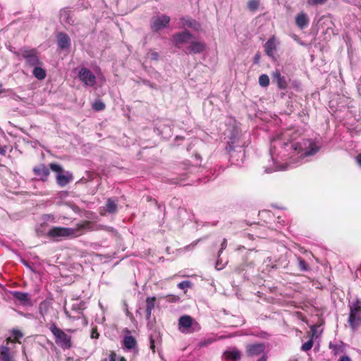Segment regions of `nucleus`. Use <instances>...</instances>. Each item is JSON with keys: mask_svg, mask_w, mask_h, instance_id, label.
<instances>
[{"mask_svg": "<svg viewBox=\"0 0 361 361\" xmlns=\"http://www.w3.org/2000/svg\"><path fill=\"white\" fill-rule=\"evenodd\" d=\"M85 308V303L83 301L80 302L78 304L72 305V310L75 312L78 315L71 316L69 314V325L73 326V329H69V332L81 329L87 324L86 319L81 312Z\"/></svg>", "mask_w": 361, "mask_h": 361, "instance_id": "nucleus-1", "label": "nucleus"}, {"mask_svg": "<svg viewBox=\"0 0 361 361\" xmlns=\"http://www.w3.org/2000/svg\"><path fill=\"white\" fill-rule=\"evenodd\" d=\"M348 322L353 331H356L361 324V300L356 298L349 302Z\"/></svg>", "mask_w": 361, "mask_h": 361, "instance_id": "nucleus-2", "label": "nucleus"}, {"mask_svg": "<svg viewBox=\"0 0 361 361\" xmlns=\"http://www.w3.org/2000/svg\"><path fill=\"white\" fill-rule=\"evenodd\" d=\"M291 147L299 154L300 159L316 154L319 147L309 140H302L291 144Z\"/></svg>", "mask_w": 361, "mask_h": 361, "instance_id": "nucleus-3", "label": "nucleus"}, {"mask_svg": "<svg viewBox=\"0 0 361 361\" xmlns=\"http://www.w3.org/2000/svg\"><path fill=\"white\" fill-rule=\"evenodd\" d=\"M178 329L182 333L190 334L199 331L200 326L190 316L183 315L178 319Z\"/></svg>", "mask_w": 361, "mask_h": 361, "instance_id": "nucleus-4", "label": "nucleus"}, {"mask_svg": "<svg viewBox=\"0 0 361 361\" xmlns=\"http://www.w3.org/2000/svg\"><path fill=\"white\" fill-rule=\"evenodd\" d=\"M20 52L27 66L30 67H35L39 65H43L39 58V55L36 49H23L20 50Z\"/></svg>", "mask_w": 361, "mask_h": 361, "instance_id": "nucleus-5", "label": "nucleus"}, {"mask_svg": "<svg viewBox=\"0 0 361 361\" xmlns=\"http://www.w3.org/2000/svg\"><path fill=\"white\" fill-rule=\"evenodd\" d=\"M78 77L85 87H92L96 84V76L85 67H82L78 71Z\"/></svg>", "mask_w": 361, "mask_h": 361, "instance_id": "nucleus-6", "label": "nucleus"}, {"mask_svg": "<svg viewBox=\"0 0 361 361\" xmlns=\"http://www.w3.org/2000/svg\"><path fill=\"white\" fill-rule=\"evenodd\" d=\"M266 345L263 343H250L245 346L246 356L254 358L265 355Z\"/></svg>", "mask_w": 361, "mask_h": 361, "instance_id": "nucleus-7", "label": "nucleus"}, {"mask_svg": "<svg viewBox=\"0 0 361 361\" xmlns=\"http://www.w3.org/2000/svg\"><path fill=\"white\" fill-rule=\"evenodd\" d=\"M170 17L166 15L154 16L152 18L151 28L154 32H158L166 27L170 22Z\"/></svg>", "mask_w": 361, "mask_h": 361, "instance_id": "nucleus-8", "label": "nucleus"}, {"mask_svg": "<svg viewBox=\"0 0 361 361\" xmlns=\"http://www.w3.org/2000/svg\"><path fill=\"white\" fill-rule=\"evenodd\" d=\"M49 329L55 336L56 343L62 348H67L68 338L66 334L54 324H52Z\"/></svg>", "mask_w": 361, "mask_h": 361, "instance_id": "nucleus-9", "label": "nucleus"}, {"mask_svg": "<svg viewBox=\"0 0 361 361\" xmlns=\"http://www.w3.org/2000/svg\"><path fill=\"white\" fill-rule=\"evenodd\" d=\"M92 223L82 221L77 224L75 227L69 228V237H78L82 235L86 231L92 229Z\"/></svg>", "mask_w": 361, "mask_h": 361, "instance_id": "nucleus-10", "label": "nucleus"}, {"mask_svg": "<svg viewBox=\"0 0 361 361\" xmlns=\"http://www.w3.org/2000/svg\"><path fill=\"white\" fill-rule=\"evenodd\" d=\"M47 236L53 240L59 241L68 236V228L53 227L48 231Z\"/></svg>", "mask_w": 361, "mask_h": 361, "instance_id": "nucleus-11", "label": "nucleus"}, {"mask_svg": "<svg viewBox=\"0 0 361 361\" xmlns=\"http://www.w3.org/2000/svg\"><path fill=\"white\" fill-rule=\"evenodd\" d=\"M118 210L117 200L113 198H108L105 206L99 208L100 215L105 216L106 213L116 214Z\"/></svg>", "mask_w": 361, "mask_h": 361, "instance_id": "nucleus-12", "label": "nucleus"}, {"mask_svg": "<svg viewBox=\"0 0 361 361\" xmlns=\"http://www.w3.org/2000/svg\"><path fill=\"white\" fill-rule=\"evenodd\" d=\"M49 168L54 172L57 173L56 182L61 186H64L68 183V176L61 174L63 169L61 166L57 164L51 163Z\"/></svg>", "mask_w": 361, "mask_h": 361, "instance_id": "nucleus-13", "label": "nucleus"}, {"mask_svg": "<svg viewBox=\"0 0 361 361\" xmlns=\"http://www.w3.org/2000/svg\"><path fill=\"white\" fill-rule=\"evenodd\" d=\"M272 81L276 83L280 90H286L288 87L287 81L284 76L281 75L279 70H276L271 74Z\"/></svg>", "mask_w": 361, "mask_h": 361, "instance_id": "nucleus-14", "label": "nucleus"}, {"mask_svg": "<svg viewBox=\"0 0 361 361\" xmlns=\"http://www.w3.org/2000/svg\"><path fill=\"white\" fill-rule=\"evenodd\" d=\"M332 353L337 356L345 353L346 345L341 341H331L329 345Z\"/></svg>", "mask_w": 361, "mask_h": 361, "instance_id": "nucleus-15", "label": "nucleus"}, {"mask_svg": "<svg viewBox=\"0 0 361 361\" xmlns=\"http://www.w3.org/2000/svg\"><path fill=\"white\" fill-rule=\"evenodd\" d=\"M276 49V42L274 36H272L264 44V51L267 56L271 59H274V51Z\"/></svg>", "mask_w": 361, "mask_h": 361, "instance_id": "nucleus-16", "label": "nucleus"}, {"mask_svg": "<svg viewBox=\"0 0 361 361\" xmlns=\"http://www.w3.org/2000/svg\"><path fill=\"white\" fill-rule=\"evenodd\" d=\"M192 35L188 31L176 33L173 36V40L176 45L183 44L188 42L191 39Z\"/></svg>", "mask_w": 361, "mask_h": 361, "instance_id": "nucleus-17", "label": "nucleus"}, {"mask_svg": "<svg viewBox=\"0 0 361 361\" xmlns=\"http://www.w3.org/2000/svg\"><path fill=\"white\" fill-rule=\"evenodd\" d=\"M33 171L43 181L47 180L49 175V169L44 164L35 167Z\"/></svg>", "mask_w": 361, "mask_h": 361, "instance_id": "nucleus-18", "label": "nucleus"}, {"mask_svg": "<svg viewBox=\"0 0 361 361\" xmlns=\"http://www.w3.org/2000/svg\"><path fill=\"white\" fill-rule=\"evenodd\" d=\"M205 47L206 45L204 43L193 41L187 47V50L190 54H200L204 50Z\"/></svg>", "mask_w": 361, "mask_h": 361, "instance_id": "nucleus-19", "label": "nucleus"}, {"mask_svg": "<svg viewBox=\"0 0 361 361\" xmlns=\"http://www.w3.org/2000/svg\"><path fill=\"white\" fill-rule=\"evenodd\" d=\"M13 298L18 300L23 305H30L31 301L27 293L14 291L12 293Z\"/></svg>", "mask_w": 361, "mask_h": 361, "instance_id": "nucleus-20", "label": "nucleus"}, {"mask_svg": "<svg viewBox=\"0 0 361 361\" xmlns=\"http://www.w3.org/2000/svg\"><path fill=\"white\" fill-rule=\"evenodd\" d=\"M224 356L226 359L233 361H238L241 359V352L235 347H233L224 352Z\"/></svg>", "mask_w": 361, "mask_h": 361, "instance_id": "nucleus-21", "label": "nucleus"}, {"mask_svg": "<svg viewBox=\"0 0 361 361\" xmlns=\"http://www.w3.org/2000/svg\"><path fill=\"white\" fill-rule=\"evenodd\" d=\"M180 23L181 24L182 26H187L188 27L192 28L196 31H198L201 28L200 23H198L195 20L192 19L191 18L189 17L180 18Z\"/></svg>", "mask_w": 361, "mask_h": 361, "instance_id": "nucleus-22", "label": "nucleus"}, {"mask_svg": "<svg viewBox=\"0 0 361 361\" xmlns=\"http://www.w3.org/2000/svg\"><path fill=\"white\" fill-rule=\"evenodd\" d=\"M161 336L159 333L154 332L149 336V348L153 353H155L156 348L161 345Z\"/></svg>", "mask_w": 361, "mask_h": 361, "instance_id": "nucleus-23", "label": "nucleus"}, {"mask_svg": "<svg viewBox=\"0 0 361 361\" xmlns=\"http://www.w3.org/2000/svg\"><path fill=\"white\" fill-rule=\"evenodd\" d=\"M155 300H156V298L155 297H148L146 299V310H145V312H146V319L148 322V325L150 323L152 311L154 308V306H155V303H154Z\"/></svg>", "mask_w": 361, "mask_h": 361, "instance_id": "nucleus-24", "label": "nucleus"}, {"mask_svg": "<svg viewBox=\"0 0 361 361\" xmlns=\"http://www.w3.org/2000/svg\"><path fill=\"white\" fill-rule=\"evenodd\" d=\"M309 19L305 13L301 11L295 17V24L300 29H303L307 26Z\"/></svg>", "mask_w": 361, "mask_h": 361, "instance_id": "nucleus-25", "label": "nucleus"}, {"mask_svg": "<svg viewBox=\"0 0 361 361\" xmlns=\"http://www.w3.org/2000/svg\"><path fill=\"white\" fill-rule=\"evenodd\" d=\"M125 348L128 350L134 349L137 345V341L133 336H126L123 340Z\"/></svg>", "mask_w": 361, "mask_h": 361, "instance_id": "nucleus-26", "label": "nucleus"}, {"mask_svg": "<svg viewBox=\"0 0 361 361\" xmlns=\"http://www.w3.org/2000/svg\"><path fill=\"white\" fill-rule=\"evenodd\" d=\"M42 66V65H39L34 67L32 71L33 75L39 80H44L47 75L46 71Z\"/></svg>", "mask_w": 361, "mask_h": 361, "instance_id": "nucleus-27", "label": "nucleus"}, {"mask_svg": "<svg viewBox=\"0 0 361 361\" xmlns=\"http://www.w3.org/2000/svg\"><path fill=\"white\" fill-rule=\"evenodd\" d=\"M39 312L43 317L47 315L49 311L51 310V302L49 301H42L39 304ZM45 319V318H44Z\"/></svg>", "mask_w": 361, "mask_h": 361, "instance_id": "nucleus-28", "label": "nucleus"}, {"mask_svg": "<svg viewBox=\"0 0 361 361\" xmlns=\"http://www.w3.org/2000/svg\"><path fill=\"white\" fill-rule=\"evenodd\" d=\"M0 355L2 361H13L11 356L10 355V350L8 346H0Z\"/></svg>", "mask_w": 361, "mask_h": 361, "instance_id": "nucleus-29", "label": "nucleus"}, {"mask_svg": "<svg viewBox=\"0 0 361 361\" xmlns=\"http://www.w3.org/2000/svg\"><path fill=\"white\" fill-rule=\"evenodd\" d=\"M58 45L60 48L64 49L68 47V36L62 32L57 35Z\"/></svg>", "mask_w": 361, "mask_h": 361, "instance_id": "nucleus-30", "label": "nucleus"}, {"mask_svg": "<svg viewBox=\"0 0 361 361\" xmlns=\"http://www.w3.org/2000/svg\"><path fill=\"white\" fill-rule=\"evenodd\" d=\"M59 19L63 25L68 23V11L66 8H63L60 11Z\"/></svg>", "mask_w": 361, "mask_h": 361, "instance_id": "nucleus-31", "label": "nucleus"}, {"mask_svg": "<svg viewBox=\"0 0 361 361\" xmlns=\"http://www.w3.org/2000/svg\"><path fill=\"white\" fill-rule=\"evenodd\" d=\"M259 5V0H249L247 2V8L251 11H256Z\"/></svg>", "mask_w": 361, "mask_h": 361, "instance_id": "nucleus-32", "label": "nucleus"}, {"mask_svg": "<svg viewBox=\"0 0 361 361\" xmlns=\"http://www.w3.org/2000/svg\"><path fill=\"white\" fill-rule=\"evenodd\" d=\"M259 84L263 87H266L269 85V78L266 74H262L259 78Z\"/></svg>", "mask_w": 361, "mask_h": 361, "instance_id": "nucleus-33", "label": "nucleus"}, {"mask_svg": "<svg viewBox=\"0 0 361 361\" xmlns=\"http://www.w3.org/2000/svg\"><path fill=\"white\" fill-rule=\"evenodd\" d=\"M105 106V104L101 99L96 100L92 104V109L97 111L104 110Z\"/></svg>", "mask_w": 361, "mask_h": 361, "instance_id": "nucleus-34", "label": "nucleus"}, {"mask_svg": "<svg viewBox=\"0 0 361 361\" xmlns=\"http://www.w3.org/2000/svg\"><path fill=\"white\" fill-rule=\"evenodd\" d=\"M312 346H313V341H312V338H311L302 345L301 350L302 351L307 352V351L310 350L312 349Z\"/></svg>", "mask_w": 361, "mask_h": 361, "instance_id": "nucleus-35", "label": "nucleus"}, {"mask_svg": "<svg viewBox=\"0 0 361 361\" xmlns=\"http://www.w3.org/2000/svg\"><path fill=\"white\" fill-rule=\"evenodd\" d=\"M190 286H191V282L189 281H183L180 282L178 284V287L180 289H186V288L190 287Z\"/></svg>", "mask_w": 361, "mask_h": 361, "instance_id": "nucleus-36", "label": "nucleus"}, {"mask_svg": "<svg viewBox=\"0 0 361 361\" xmlns=\"http://www.w3.org/2000/svg\"><path fill=\"white\" fill-rule=\"evenodd\" d=\"M147 56L149 59L154 61H157L159 59V54L156 51H149Z\"/></svg>", "mask_w": 361, "mask_h": 361, "instance_id": "nucleus-37", "label": "nucleus"}, {"mask_svg": "<svg viewBox=\"0 0 361 361\" xmlns=\"http://www.w3.org/2000/svg\"><path fill=\"white\" fill-rule=\"evenodd\" d=\"M326 1V0H307V4L311 5V6L323 4Z\"/></svg>", "mask_w": 361, "mask_h": 361, "instance_id": "nucleus-38", "label": "nucleus"}, {"mask_svg": "<svg viewBox=\"0 0 361 361\" xmlns=\"http://www.w3.org/2000/svg\"><path fill=\"white\" fill-rule=\"evenodd\" d=\"M288 164H286L284 166H275L274 169H266L265 171L267 173H271L274 171H281V170H285L287 168Z\"/></svg>", "mask_w": 361, "mask_h": 361, "instance_id": "nucleus-39", "label": "nucleus"}, {"mask_svg": "<svg viewBox=\"0 0 361 361\" xmlns=\"http://www.w3.org/2000/svg\"><path fill=\"white\" fill-rule=\"evenodd\" d=\"M214 341V340L212 338H208V339H206V340H204V341H202L201 342H200L199 343V346L200 347H204V346H207L211 343H212Z\"/></svg>", "mask_w": 361, "mask_h": 361, "instance_id": "nucleus-40", "label": "nucleus"}, {"mask_svg": "<svg viewBox=\"0 0 361 361\" xmlns=\"http://www.w3.org/2000/svg\"><path fill=\"white\" fill-rule=\"evenodd\" d=\"M299 267L301 270H307V264L306 262L302 259V258L299 259Z\"/></svg>", "mask_w": 361, "mask_h": 361, "instance_id": "nucleus-41", "label": "nucleus"}, {"mask_svg": "<svg viewBox=\"0 0 361 361\" xmlns=\"http://www.w3.org/2000/svg\"><path fill=\"white\" fill-rule=\"evenodd\" d=\"M227 246V240L226 238H224L221 244V248L219 251V257L222 253V252L226 248Z\"/></svg>", "mask_w": 361, "mask_h": 361, "instance_id": "nucleus-42", "label": "nucleus"}, {"mask_svg": "<svg viewBox=\"0 0 361 361\" xmlns=\"http://www.w3.org/2000/svg\"><path fill=\"white\" fill-rule=\"evenodd\" d=\"M13 335L14 336V337L17 339V338H21L23 337V334L19 330H17V329H13Z\"/></svg>", "mask_w": 361, "mask_h": 361, "instance_id": "nucleus-43", "label": "nucleus"}, {"mask_svg": "<svg viewBox=\"0 0 361 361\" xmlns=\"http://www.w3.org/2000/svg\"><path fill=\"white\" fill-rule=\"evenodd\" d=\"M99 336V334L97 332V329H92V334H91V337L92 338H98Z\"/></svg>", "mask_w": 361, "mask_h": 361, "instance_id": "nucleus-44", "label": "nucleus"}, {"mask_svg": "<svg viewBox=\"0 0 361 361\" xmlns=\"http://www.w3.org/2000/svg\"><path fill=\"white\" fill-rule=\"evenodd\" d=\"M260 53L259 52H257L255 54V56H254V63L255 64H257L259 63V60H260Z\"/></svg>", "mask_w": 361, "mask_h": 361, "instance_id": "nucleus-45", "label": "nucleus"}, {"mask_svg": "<svg viewBox=\"0 0 361 361\" xmlns=\"http://www.w3.org/2000/svg\"><path fill=\"white\" fill-rule=\"evenodd\" d=\"M338 361H352V360L348 355H342Z\"/></svg>", "mask_w": 361, "mask_h": 361, "instance_id": "nucleus-46", "label": "nucleus"}, {"mask_svg": "<svg viewBox=\"0 0 361 361\" xmlns=\"http://www.w3.org/2000/svg\"><path fill=\"white\" fill-rule=\"evenodd\" d=\"M69 207H71L73 211H74L75 212H80V209L78 206L75 205V204H71L69 203Z\"/></svg>", "mask_w": 361, "mask_h": 361, "instance_id": "nucleus-47", "label": "nucleus"}, {"mask_svg": "<svg viewBox=\"0 0 361 361\" xmlns=\"http://www.w3.org/2000/svg\"><path fill=\"white\" fill-rule=\"evenodd\" d=\"M144 83L147 85L149 87H150L151 88H154V89H156V85L149 82V81H146L145 80L144 81Z\"/></svg>", "mask_w": 361, "mask_h": 361, "instance_id": "nucleus-48", "label": "nucleus"}, {"mask_svg": "<svg viewBox=\"0 0 361 361\" xmlns=\"http://www.w3.org/2000/svg\"><path fill=\"white\" fill-rule=\"evenodd\" d=\"M293 142H292V144H293ZM285 145H286V147H289V146H290V148H291V149L295 152V154H293V157H295V155H298V157H297V158H300V157H299V154H298V153H297V152H295V150L291 147V143H290V144L286 143V144H285Z\"/></svg>", "mask_w": 361, "mask_h": 361, "instance_id": "nucleus-49", "label": "nucleus"}, {"mask_svg": "<svg viewBox=\"0 0 361 361\" xmlns=\"http://www.w3.org/2000/svg\"><path fill=\"white\" fill-rule=\"evenodd\" d=\"M356 161L357 164L361 166V153L357 156Z\"/></svg>", "mask_w": 361, "mask_h": 361, "instance_id": "nucleus-50", "label": "nucleus"}, {"mask_svg": "<svg viewBox=\"0 0 361 361\" xmlns=\"http://www.w3.org/2000/svg\"><path fill=\"white\" fill-rule=\"evenodd\" d=\"M226 149L228 152H231L234 149V147H233V145L231 144H228V145L226 147Z\"/></svg>", "mask_w": 361, "mask_h": 361, "instance_id": "nucleus-51", "label": "nucleus"}, {"mask_svg": "<svg viewBox=\"0 0 361 361\" xmlns=\"http://www.w3.org/2000/svg\"><path fill=\"white\" fill-rule=\"evenodd\" d=\"M267 355L261 356L257 361H267Z\"/></svg>", "mask_w": 361, "mask_h": 361, "instance_id": "nucleus-52", "label": "nucleus"}, {"mask_svg": "<svg viewBox=\"0 0 361 361\" xmlns=\"http://www.w3.org/2000/svg\"><path fill=\"white\" fill-rule=\"evenodd\" d=\"M6 154V149L4 148H0V154L4 155Z\"/></svg>", "mask_w": 361, "mask_h": 361, "instance_id": "nucleus-53", "label": "nucleus"}, {"mask_svg": "<svg viewBox=\"0 0 361 361\" xmlns=\"http://www.w3.org/2000/svg\"><path fill=\"white\" fill-rule=\"evenodd\" d=\"M61 197H66L68 195V193L66 192H63L60 194Z\"/></svg>", "mask_w": 361, "mask_h": 361, "instance_id": "nucleus-54", "label": "nucleus"}, {"mask_svg": "<svg viewBox=\"0 0 361 361\" xmlns=\"http://www.w3.org/2000/svg\"><path fill=\"white\" fill-rule=\"evenodd\" d=\"M4 92V90L2 89V84L0 83V93Z\"/></svg>", "mask_w": 361, "mask_h": 361, "instance_id": "nucleus-55", "label": "nucleus"}, {"mask_svg": "<svg viewBox=\"0 0 361 361\" xmlns=\"http://www.w3.org/2000/svg\"><path fill=\"white\" fill-rule=\"evenodd\" d=\"M290 159H291V161H290V164L293 163V161L295 160V159L293 158V156L290 157Z\"/></svg>", "mask_w": 361, "mask_h": 361, "instance_id": "nucleus-56", "label": "nucleus"}, {"mask_svg": "<svg viewBox=\"0 0 361 361\" xmlns=\"http://www.w3.org/2000/svg\"><path fill=\"white\" fill-rule=\"evenodd\" d=\"M64 312H65V313H66V314H68V312H67V310H66V307H64Z\"/></svg>", "mask_w": 361, "mask_h": 361, "instance_id": "nucleus-57", "label": "nucleus"}, {"mask_svg": "<svg viewBox=\"0 0 361 361\" xmlns=\"http://www.w3.org/2000/svg\"><path fill=\"white\" fill-rule=\"evenodd\" d=\"M121 361H126V360H125L123 357H122V358L121 359Z\"/></svg>", "mask_w": 361, "mask_h": 361, "instance_id": "nucleus-58", "label": "nucleus"}, {"mask_svg": "<svg viewBox=\"0 0 361 361\" xmlns=\"http://www.w3.org/2000/svg\"><path fill=\"white\" fill-rule=\"evenodd\" d=\"M71 175L69 174V176H68L69 180H71Z\"/></svg>", "mask_w": 361, "mask_h": 361, "instance_id": "nucleus-59", "label": "nucleus"}, {"mask_svg": "<svg viewBox=\"0 0 361 361\" xmlns=\"http://www.w3.org/2000/svg\"><path fill=\"white\" fill-rule=\"evenodd\" d=\"M108 230L113 231V228H108Z\"/></svg>", "mask_w": 361, "mask_h": 361, "instance_id": "nucleus-60", "label": "nucleus"}]
</instances>
